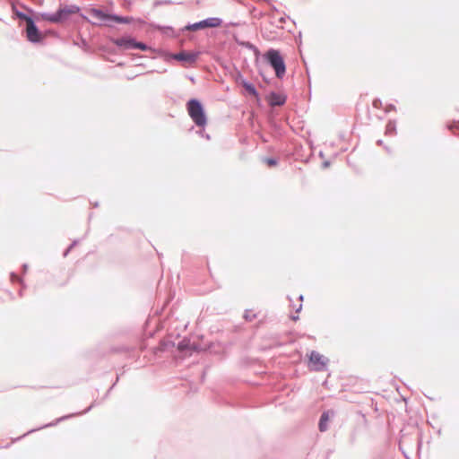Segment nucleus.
I'll return each mask as SVG.
<instances>
[{
  "label": "nucleus",
  "instance_id": "obj_43",
  "mask_svg": "<svg viewBox=\"0 0 459 459\" xmlns=\"http://www.w3.org/2000/svg\"><path fill=\"white\" fill-rule=\"evenodd\" d=\"M93 206H94V207H98V206H99V203H98V202L94 203V204H93Z\"/></svg>",
  "mask_w": 459,
  "mask_h": 459
},
{
  "label": "nucleus",
  "instance_id": "obj_37",
  "mask_svg": "<svg viewBox=\"0 0 459 459\" xmlns=\"http://www.w3.org/2000/svg\"><path fill=\"white\" fill-rule=\"evenodd\" d=\"M135 21H136L137 22L141 23V24H144V23H145V22H144L143 19H140V18H139V19H137V20H135Z\"/></svg>",
  "mask_w": 459,
  "mask_h": 459
},
{
  "label": "nucleus",
  "instance_id": "obj_34",
  "mask_svg": "<svg viewBox=\"0 0 459 459\" xmlns=\"http://www.w3.org/2000/svg\"><path fill=\"white\" fill-rule=\"evenodd\" d=\"M72 250V248H70V246L66 248V250L65 251L64 253V255L66 256L68 255V253Z\"/></svg>",
  "mask_w": 459,
  "mask_h": 459
},
{
  "label": "nucleus",
  "instance_id": "obj_12",
  "mask_svg": "<svg viewBox=\"0 0 459 459\" xmlns=\"http://www.w3.org/2000/svg\"><path fill=\"white\" fill-rule=\"evenodd\" d=\"M149 25L152 28L160 30L163 35L170 38H178L180 35V33L177 32L171 26H162L156 23H150Z\"/></svg>",
  "mask_w": 459,
  "mask_h": 459
},
{
  "label": "nucleus",
  "instance_id": "obj_17",
  "mask_svg": "<svg viewBox=\"0 0 459 459\" xmlns=\"http://www.w3.org/2000/svg\"><path fill=\"white\" fill-rule=\"evenodd\" d=\"M12 9H13V12L14 15L18 19H20L21 21L26 22V24H29L30 22H33L36 19V17L34 18V17H32V16H30V15L22 12V11H19L16 8L15 4L12 5Z\"/></svg>",
  "mask_w": 459,
  "mask_h": 459
},
{
  "label": "nucleus",
  "instance_id": "obj_33",
  "mask_svg": "<svg viewBox=\"0 0 459 459\" xmlns=\"http://www.w3.org/2000/svg\"><path fill=\"white\" fill-rule=\"evenodd\" d=\"M43 33H44V36H45L47 34H55V31H53L51 30H48L44 31Z\"/></svg>",
  "mask_w": 459,
  "mask_h": 459
},
{
  "label": "nucleus",
  "instance_id": "obj_16",
  "mask_svg": "<svg viewBox=\"0 0 459 459\" xmlns=\"http://www.w3.org/2000/svg\"><path fill=\"white\" fill-rule=\"evenodd\" d=\"M12 9H13V12L14 15L18 19H20L21 21L26 22V24H29L30 22H33L36 19V17L34 18V17H32V16H30V15L22 12V11H19L16 8L15 4L12 5Z\"/></svg>",
  "mask_w": 459,
  "mask_h": 459
},
{
  "label": "nucleus",
  "instance_id": "obj_46",
  "mask_svg": "<svg viewBox=\"0 0 459 459\" xmlns=\"http://www.w3.org/2000/svg\"><path fill=\"white\" fill-rule=\"evenodd\" d=\"M385 150H386L388 152H390V151H389V149H388V147L385 146Z\"/></svg>",
  "mask_w": 459,
  "mask_h": 459
},
{
  "label": "nucleus",
  "instance_id": "obj_11",
  "mask_svg": "<svg viewBox=\"0 0 459 459\" xmlns=\"http://www.w3.org/2000/svg\"><path fill=\"white\" fill-rule=\"evenodd\" d=\"M286 100L285 95L279 94L275 91H271L267 96V101L271 107L282 106L285 104Z\"/></svg>",
  "mask_w": 459,
  "mask_h": 459
},
{
  "label": "nucleus",
  "instance_id": "obj_31",
  "mask_svg": "<svg viewBox=\"0 0 459 459\" xmlns=\"http://www.w3.org/2000/svg\"><path fill=\"white\" fill-rule=\"evenodd\" d=\"M87 45H88L87 41L82 39L80 46L84 48V47H87Z\"/></svg>",
  "mask_w": 459,
  "mask_h": 459
},
{
  "label": "nucleus",
  "instance_id": "obj_6",
  "mask_svg": "<svg viewBox=\"0 0 459 459\" xmlns=\"http://www.w3.org/2000/svg\"><path fill=\"white\" fill-rule=\"evenodd\" d=\"M39 18L40 16L37 13L36 19L29 24H26L25 28L26 38L28 41L33 44L42 43L44 40V33L39 30L36 24V21H39Z\"/></svg>",
  "mask_w": 459,
  "mask_h": 459
},
{
  "label": "nucleus",
  "instance_id": "obj_40",
  "mask_svg": "<svg viewBox=\"0 0 459 459\" xmlns=\"http://www.w3.org/2000/svg\"><path fill=\"white\" fill-rule=\"evenodd\" d=\"M113 386H114V385H113L112 386H110V388L108 390V392H107V394H106V395H108V394H109V392L111 391V389H113Z\"/></svg>",
  "mask_w": 459,
  "mask_h": 459
},
{
  "label": "nucleus",
  "instance_id": "obj_2",
  "mask_svg": "<svg viewBox=\"0 0 459 459\" xmlns=\"http://www.w3.org/2000/svg\"><path fill=\"white\" fill-rule=\"evenodd\" d=\"M80 13V7L75 4L60 5L56 12L50 13H39V16L44 21L52 23H62L68 21L71 15Z\"/></svg>",
  "mask_w": 459,
  "mask_h": 459
},
{
  "label": "nucleus",
  "instance_id": "obj_18",
  "mask_svg": "<svg viewBox=\"0 0 459 459\" xmlns=\"http://www.w3.org/2000/svg\"><path fill=\"white\" fill-rule=\"evenodd\" d=\"M12 9H13V12L14 15L18 19H20L21 21L26 22V24H29L30 22H33L36 19V17L34 18V17H32V16H30V15L22 12V11H19L16 8L15 4L12 5Z\"/></svg>",
  "mask_w": 459,
  "mask_h": 459
},
{
  "label": "nucleus",
  "instance_id": "obj_29",
  "mask_svg": "<svg viewBox=\"0 0 459 459\" xmlns=\"http://www.w3.org/2000/svg\"><path fill=\"white\" fill-rule=\"evenodd\" d=\"M322 166H323V168H325H325H328V167L330 166V161H328V160L324 161V162H323V164H322Z\"/></svg>",
  "mask_w": 459,
  "mask_h": 459
},
{
  "label": "nucleus",
  "instance_id": "obj_5",
  "mask_svg": "<svg viewBox=\"0 0 459 459\" xmlns=\"http://www.w3.org/2000/svg\"><path fill=\"white\" fill-rule=\"evenodd\" d=\"M222 23V19L218 17H209L194 23H188L181 29V32L186 30L196 31L206 28H217Z\"/></svg>",
  "mask_w": 459,
  "mask_h": 459
},
{
  "label": "nucleus",
  "instance_id": "obj_15",
  "mask_svg": "<svg viewBox=\"0 0 459 459\" xmlns=\"http://www.w3.org/2000/svg\"><path fill=\"white\" fill-rule=\"evenodd\" d=\"M12 9H13V12L14 15L18 19H20L21 21L26 22V24H29L30 22H33L36 19V17L34 18V17H32V16H30V15L22 12V11H19L16 8L15 4L12 5Z\"/></svg>",
  "mask_w": 459,
  "mask_h": 459
},
{
  "label": "nucleus",
  "instance_id": "obj_44",
  "mask_svg": "<svg viewBox=\"0 0 459 459\" xmlns=\"http://www.w3.org/2000/svg\"><path fill=\"white\" fill-rule=\"evenodd\" d=\"M299 299L302 301V300H303V295H300V296L299 297Z\"/></svg>",
  "mask_w": 459,
  "mask_h": 459
},
{
  "label": "nucleus",
  "instance_id": "obj_13",
  "mask_svg": "<svg viewBox=\"0 0 459 459\" xmlns=\"http://www.w3.org/2000/svg\"><path fill=\"white\" fill-rule=\"evenodd\" d=\"M334 412L333 411H325L321 416H320V420H319V423H318V429L321 432H325L328 429V420H329V418H330V415H333Z\"/></svg>",
  "mask_w": 459,
  "mask_h": 459
},
{
  "label": "nucleus",
  "instance_id": "obj_8",
  "mask_svg": "<svg viewBox=\"0 0 459 459\" xmlns=\"http://www.w3.org/2000/svg\"><path fill=\"white\" fill-rule=\"evenodd\" d=\"M97 405V403L96 402H93L87 409H85L82 412H78V413H72V414H68V415H65V416H62L58 419H56L55 421L53 422H50V423H48V424H45L38 429H30L29 430L27 433L23 434L22 437H19L15 439L16 440H20L21 438H22L23 437L27 436L28 434H30V433H33L35 432L36 430L38 429H45V428H48V427H53V426H56L57 423L61 422V421H64L65 420H68L75 415H80V414H84V413H87L88 411H90L94 406Z\"/></svg>",
  "mask_w": 459,
  "mask_h": 459
},
{
  "label": "nucleus",
  "instance_id": "obj_21",
  "mask_svg": "<svg viewBox=\"0 0 459 459\" xmlns=\"http://www.w3.org/2000/svg\"><path fill=\"white\" fill-rule=\"evenodd\" d=\"M257 315L254 313L250 309H247L244 313V318L246 321L252 322L254 319H255Z\"/></svg>",
  "mask_w": 459,
  "mask_h": 459
},
{
  "label": "nucleus",
  "instance_id": "obj_23",
  "mask_svg": "<svg viewBox=\"0 0 459 459\" xmlns=\"http://www.w3.org/2000/svg\"><path fill=\"white\" fill-rule=\"evenodd\" d=\"M10 280L12 282H19L20 284H22V286L24 288L25 287V284H24V281L22 278H20L15 273H10Z\"/></svg>",
  "mask_w": 459,
  "mask_h": 459
},
{
  "label": "nucleus",
  "instance_id": "obj_1",
  "mask_svg": "<svg viewBox=\"0 0 459 459\" xmlns=\"http://www.w3.org/2000/svg\"><path fill=\"white\" fill-rule=\"evenodd\" d=\"M90 15L96 21L91 22L83 14H82V17L87 22H91L93 25L105 24L107 26H111L110 22H112L127 24L135 21V19L132 16H121L115 13H106L104 11L97 8L91 9Z\"/></svg>",
  "mask_w": 459,
  "mask_h": 459
},
{
  "label": "nucleus",
  "instance_id": "obj_41",
  "mask_svg": "<svg viewBox=\"0 0 459 459\" xmlns=\"http://www.w3.org/2000/svg\"><path fill=\"white\" fill-rule=\"evenodd\" d=\"M285 20H286V19H285L284 17H281V18L280 19V22H285Z\"/></svg>",
  "mask_w": 459,
  "mask_h": 459
},
{
  "label": "nucleus",
  "instance_id": "obj_35",
  "mask_svg": "<svg viewBox=\"0 0 459 459\" xmlns=\"http://www.w3.org/2000/svg\"><path fill=\"white\" fill-rule=\"evenodd\" d=\"M72 250V248H70V246L66 248V250L65 251L64 253V255L66 256L68 255V253Z\"/></svg>",
  "mask_w": 459,
  "mask_h": 459
},
{
  "label": "nucleus",
  "instance_id": "obj_19",
  "mask_svg": "<svg viewBox=\"0 0 459 459\" xmlns=\"http://www.w3.org/2000/svg\"><path fill=\"white\" fill-rule=\"evenodd\" d=\"M178 350L180 351H186L189 350L197 351L198 347L196 345H192L189 339H183L178 343Z\"/></svg>",
  "mask_w": 459,
  "mask_h": 459
},
{
  "label": "nucleus",
  "instance_id": "obj_25",
  "mask_svg": "<svg viewBox=\"0 0 459 459\" xmlns=\"http://www.w3.org/2000/svg\"><path fill=\"white\" fill-rule=\"evenodd\" d=\"M382 106V101L379 99H376L373 100V107L376 108H379Z\"/></svg>",
  "mask_w": 459,
  "mask_h": 459
},
{
  "label": "nucleus",
  "instance_id": "obj_4",
  "mask_svg": "<svg viewBox=\"0 0 459 459\" xmlns=\"http://www.w3.org/2000/svg\"><path fill=\"white\" fill-rule=\"evenodd\" d=\"M269 65L274 70L278 79H282L286 73V65L281 52L277 49L271 48L264 54Z\"/></svg>",
  "mask_w": 459,
  "mask_h": 459
},
{
  "label": "nucleus",
  "instance_id": "obj_24",
  "mask_svg": "<svg viewBox=\"0 0 459 459\" xmlns=\"http://www.w3.org/2000/svg\"><path fill=\"white\" fill-rule=\"evenodd\" d=\"M149 48H150V47L147 44L135 40L134 49H140L143 51H146Z\"/></svg>",
  "mask_w": 459,
  "mask_h": 459
},
{
  "label": "nucleus",
  "instance_id": "obj_38",
  "mask_svg": "<svg viewBox=\"0 0 459 459\" xmlns=\"http://www.w3.org/2000/svg\"><path fill=\"white\" fill-rule=\"evenodd\" d=\"M302 309V304H299V306L296 308V312H299Z\"/></svg>",
  "mask_w": 459,
  "mask_h": 459
},
{
  "label": "nucleus",
  "instance_id": "obj_27",
  "mask_svg": "<svg viewBox=\"0 0 459 459\" xmlns=\"http://www.w3.org/2000/svg\"><path fill=\"white\" fill-rule=\"evenodd\" d=\"M392 110H395V106L394 104H389L385 108V112H390Z\"/></svg>",
  "mask_w": 459,
  "mask_h": 459
},
{
  "label": "nucleus",
  "instance_id": "obj_42",
  "mask_svg": "<svg viewBox=\"0 0 459 459\" xmlns=\"http://www.w3.org/2000/svg\"><path fill=\"white\" fill-rule=\"evenodd\" d=\"M291 318H292V320L296 321L297 319H299V316H292Z\"/></svg>",
  "mask_w": 459,
  "mask_h": 459
},
{
  "label": "nucleus",
  "instance_id": "obj_32",
  "mask_svg": "<svg viewBox=\"0 0 459 459\" xmlns=\"http://www.w3.org/2000/svg\"><path fill=\"white\" fill-rule=\"evenodd\" d=\"M28 270V264H22V271H23V273H25Z\"/></svg>",
  "mask_w": 459,
  "mask_h": 459
},
{
  "label": "nucleus",
  "instance_id": "obj_22",
  "mask_svg": "<svg viewBox=\"0 0 459 459\" xmlns=\"http://www.w3.org/2000/svg\"><path fill=\"white\" fill-rule=\"evenodd\" d=\"M263 161L266 163L269 167H274L278 164V160L273 157L264 158Z\"/></svg>",
  "mask_w": 459,
  "mask_h": 459
},
{
  "label": "nucleus",
  "instance_id": "obj_3",
  "mask_svg": "<svg viewBox=\"0 0 459 459\" xmlns=\"http://www.w3.org/2000/svg\"><path fill=\"white\" fill-rule=\"evenodd\" d=\"M186 108L194 123L204 128L207 124V117L203 103L197 99H190L186 102Z\"/></svg>",
  "mask_w": 459,
  "mask_h": 459
},
{
  "label": "nucleus",
  "instance_id": "obj_45",
  "mask_svg": "<svg viewBox=\"0 0 459 459\" xmlns=\"http://www.w3.org/2000/svg\"><path fill=\"white\" fill-rule=\"evenodd\" d=\"M19 296H21V297L22 296V290L19 291Z\"/></svg>",
  "mask_w": 459,
  "mask_h": 459
},
{
  "label": "nucleus",
  "instance_id": "obj_30",
  "mask_svg": "<svg viewBox=\"0 0 459 459\" xmlns=\"http://www.w3.org/2000/svg\"><path fill=\"white\" fill-rule=\"evenodd\" d=\"M199 134L203 136V137H205L206 139H210V135L209 134H204L203 130H200Z\"/></svg>",
  "mask_w": 459,
  "mask_h": 459
},
{
  "label": "nucleus",
  "instance_id": "obj_20",
  "mask_svg": "<svg viewBox=\"0 0 459 459\" xmlns=\"http://www.w3.org/2000/svg\"><path fill=\"white\" fill-rule=\"evenodd\" d=\"M385 134L388 136H394L396 134V122L394 120H390L386 124Z\"/></svg>",
  "mask_w": 459,
  "mask_h": 459
},
{
  "label": "nucleus",
  "instance_id": "obj_7",
  "mask_svg": "<svg viewBox=\"0 0 459 459\" xmlns=\"http://www.w3.org/2000/svg\"><path fill=\"white\" fill-rule=\"evenodd\" d=\"M328 359L316 351L309 354V368L313 371H323L326 369Z\"/></svg>",
  "mask_w": 459,
  "mask_h": 459
},
{
  "label": "nucleus",
  "instance_id": "obj_10",
  "mask_svg": "<svg viewBox=\"0 0 459 459\" xmlns=\"http://www.w3.org/2000/svg\"><path fill=\"white\" fill-rule=\"evenodd\" d=\"M198 56H199V52L189 53L186 51H181V52L173 54L172 58L177 61H179V62L194 64L196 62Z\"/></svg>",
  "mask_w": 459,
  "mask_h": 459
},
{
  "label": "nucleus",
  "instance_id": "obj_39",
  "mask_svg": "<svg viewBox=\"0 0 459 459\" xmlns=\"http://www.w3.org/2000/svg\"><path fill=\"white\" fill-rule=\"evenodd\" d=\"M377 145H383V140H378V141L377 142Z\"/></svg>",
  "mask_w": 459,
  "mask_h": 459
},
{
  "label": "nucleus",
  "instance_id": "obj_9",
  "mask_svg": "<svg viewBox=\"0 0 459 459\" xmlns=\"http://www.w3.org/2000/svg\"><path fill=\"white\" fill-rule=\"evenodd\" d=\"M135 39L130 36L122 38H110V41L123 50L134 49Z\"/></svg>",
  "mask_w": 459,
  "mask_h": 459
},
{
  "label": "nucleus",
  "instance_id": "obj_36",
  "mask_svg": "<svg viewBox=\"0 0 459 459\" xmlns=\"http://www.w3.org/2000/svg\"><path fill=\"white\" fill-rule=\"evenodd\" d=\"M22 7H23L24 9H26L29 13H34V11H33L31 8H28V7H26L24 4H22Z\"/></svg>",
  "mask_w": 459,
  "mask_h": 459
},
{
  "label": "nucleus",
  "instance_id": "obj_26",
  "mask_svg": "<svg viewBox=\"0 0 459 459\" xmlns=\"http://www.w3.org/2000/svg\"><path fill=\"white\" fill-rule=\"evenodd\" d=\"M447 127L451 131H454V129H459V123H454L453 125H448Z\"/></svg>",
  "mask_w": 459,
  "mask_h": 459
},
{
  "label": "nucleus",
  "instance_id": "obj_28",
  "mask_svg": "<svg viewBox=\"0 0 459 459\" xmlns=\"http://www.w3.org/2000/svg\"><path fill=\"white\" fill-rule=\"evenodd\" d=\"M78 243H79V240H78V239L74 240V241L70 244V248H74V247Z\"/></svg>",
  "mask_w": 459,
  "mask_h": 459
},
{
  "label": "nucleus",
  "instance_id": "obj_14",
  "mask_svg": "<svg viewBox=\"0 0 459 459\" xmlns=\"http://www.w3.org/2000/svg\"><path fill=\"white\" fill-rule=\"evenodd\" d=\"M242 86L244 87V89L247 91V92L249 95H251V96L255 97V98L256 99V100H257V101H259V100H260V95H259V92H258V91L256 90L255 86L252 82H248V81H247V80H244V81L242 82Z\"/></svg>",
  "mask_w": 459,
  "mask_h": 459
}]
</instances>
